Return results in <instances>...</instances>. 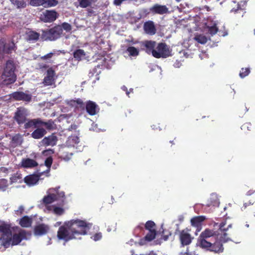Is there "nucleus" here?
Wrapping results in <instances>:
<instances>
[{"label": "nucleus", "mask_w": 255, "mask_h": 255, "mask_svg": "<svg viewBox=\"0 0 255 255\" xmlns=\"http://www.w3.org/2000/svg\"><path fill=\"white\" fill-rule=\"evenodd\" d=\"M40 123H42V121L40 119L26 120L24 128H29L32 127L36 128L40 125Z\"/></svg>", "instance_id": "28"}, {"label": "nucleus", "mask_w": 255, "mask_h": 255, "mask_svg": "<svg viewBox=\"0 0 255 255\" xmlns=\"http://www.w3.org/2000/svg\"><path fill=\"white\" fill-rule=\"evenodd\" d=\"M8 186L7 181L5 179H0V190L4 191Z\"/></svg>", "instance_id": "46"}, {"label": "nucleus", "mask_w": 255, "mask_h": 255, "mask_svg": "<svg viewBox=\"0 0 255 255\" xmlns=\"http://www.w3.org/2000/svg\"><path fill=\"white\" fill-rule=\"evenodd\" d=\"M29 4L33 6H43L45 7H51L58 4L57 0H30Z\"/></svg>", "instance_id": "9"}, {"label": "nucleus", "mask_w": 255, "mask_h": 255, "mask_svg": "<svg viewBox=\"0 0 255 255\" xmlns=\"http://www.w3.org/2000/svg\"><path fill=\"white\" fill-rule=\"evenodd\" d=\"M144 244V240H141L140 243H139V244L140 245H143V244Z\"/></svg>", "instance_id": "63"}, {"label": "nucleus", "mask_w": 255, "mask_h": 255, "mask_svg": "<svg viewBox=\"0 0 255 255\" xmlns=\"http://www.w3.org/2000/svg\"><path fill=\"white\" fill-rule=\"evenodd\" d=\"M157 43L153 41H145L143 42V45L145 47V51L148 54H151L153 56Z\"/></svg>", "instance_id": "22"}, {"label": "nucleus", "mask_w": 255, "mask_h": 255, "mask_svg": "<svg viewBox=\"0 0 255 255\" xmlns=\"http://www.w3.org/2000/svg\"><path fill=\"white\" fill-rule=\"evenodd\" d=\"M57 137L54 134L45 137L41 141V145L53 146L56 144Z\"/></svg>", "instance_id": "15"}, {"label": "nucleus", "mask_w": 255, "mask_h": 255, "mask_svg": "<svg viewBox=\"0 0 255 255\" xmlns=\"http://www.w3.org/2000/svg\"><path fill=\"white\" fill-rule=\"evenodd\" d=\"M15 67L12 60L7 61L3 73L2 75V79L6 84L14 83L16 80V76L14 74Z\"/></svg>", "instance_id": "6"}, {"label": "nucleus", "mask_w": 255, "mask_h": 255, "mask_svg": "<svg viewBox=\"0 0 255 255\" xmlns=\"http://www.w3.org/2000/svg\"><path fill=\"white\" fill-rule=\"evenodd\" d=\"M155 223L151 221H147L145 225V228L148 231H155Z\"/></svg>", "instance_id": "44"}, {"label": "nucleus", "mask_w": 255, "mask_h": 255, "mask_svg": "<svg viewBox=\"0 0 255 255\" xmlns=\"http://www.w3.org/2000/svg\"><path fill=\"white\" fill-rule=\"evenodd\" d=\"M204 216L195 217L191 219V223L193 226L199 227L201 225V223L205 220Z\"/></svg>", "instance_id": "38"}, {"label": "nucleus", "mask_w": 255, "mask_h": 255, "mask_svg": "<svg viewBox=\"0 0 255 255\" xmlns=\"http://www.w3.org/2000/svg\"><path fill=\"white\" fill-rule=\"evenodd\" d=\"M248 0H232L231 2L235 3H237V8L233 7L231 11L236 12L239 9H242L246 5Z\"/></svg>", "instance_id": "32"}, {"label": "nucleus", "mask_w": 255, "mask_h": 255, "mask_svg": "<svg viewBox=\"0 0 255 255\" xmlns=\"http://www.w3.org/2000/svg\"><path fill=\"white\" fill-rule=\"evenodd\" d=\"M37 162L33 159L24 158L21 159L19 165L24 168H33L38 166Z\"/></svg>", "instance_id": "13"}, {"label": "nucleus", "mask_w": 255, "mask_h": 255, "mask_svg": "<svg viewBox=\"0 0 255 255\" xmlns=\"http://www.w3.org/2000/svg\"><path fill=\"white\" fill-rule=\"evenodd\" d=\"M153 56L156 58H165L171 55V51L169 47L164 43L156 44Z\"/></svg>", "instance_id": "8"}, {"label": "nucleus", "mask_w": 255, "mask_h": 255, "mask_svg": "<svg viewBox=\"0 0 255 255\" xmlns=\"http://www.w3.org/2000/svg\"><path fill=\"white\" fill-rule=\"evenodd\" d=\"M10 180L11 183H21L23 181L22 175L18 172L13 174L10 177Z\"/></svg>", "instance_id": "39"}, {"label": "nucleus", "mask_w": 255, "mask_h": 255, "mask_svg": "<svg viewBox=\"0 0 255 255\" xmlns=\"http://www.w3.org/2000/svg\"><path fill=\"white\" fill-rule=\"evenodd\" d=\"M199 238L211 240L212 242L218 241L221 243H225L231 241V239L228 237L226 233L220 234L217 232L209 229H205L201 233Z\"/></svg>", "instance_id": "5"}, {"label": "nucleus", "mask_w": 255, "mask_h": 255, "mask_svg": "<svg viewBox=\"0 0 255 255\" xmlns=\"http://www.w3.org/2000/svg\"><path fill=\"white\" fill-rule=\"evenodd\" d=\"M39 180V176L36 174L26 176L24 179V182L29 186H32L37 184Z\"/></svg>", "instance_id": "21"}, {"label": "nucleus", "mask_w": 255, "mask_h": 255, "mask_svg": "<svg viewBox=\"0 0 255 255\" xmlns=\"http://www.w3.org/2000/svg\"><path fill=\"white\" fill-rule=\"evenodd\" d=\"M32 224V220L27 216H24L22 218L20 221L19 224L22 227L27 228L30 227Z\"/></svg>", "instance_id": "37"}, {"label": "nucleus", "mask_w": 255, "mask_h": 255, "mask_svg": "<svg viewBox=\"0 0 255 255\" xmlns=\"http://www.w3.org/2000/svg\"><path fill=\"white\" fill-rule=\"evenodd\" d=\"M250 73V70L249 68H246L245 69L242 68L240 73V76L242 78H243L245 77L246 76H248Z\"/></svg>", "instance_id": "47"}, {"label": "nucleus", "mask_w": 255, "mask_h": 255, "mask_svg": "<svg viewBox=\"0 0 255 255\" xmlns=\"http://www.w3.org/2000/svg\"><path fill=\"white\" fill-rule=\"evenodd\" d=\"M79 143V137L76 135H71L68 138L65 144L63 145L67 147V148H75L78 151L82 149L80 146L78 145Z\"/></svg>", "instance_id": "10"}, {"label": "nucleus", "mask_w": 255, "mask_h": 255, "mask_svg": "<svg viewBox=\"0 0 255 255\" xmlns=\"http://www.w3.org/2000/svg\"><path fill=\"white\" fill-rule=\"evenodd\" d=\"M73 103H76L77 105H79L80 107H83L84 106L83 101L80 99H78L74 101Z\"/></svg>", "instance_id": "56"}, {"label": "nucleus", "mask_w": 255, "mask_h": 255, "mask_svg": "<svg viewBox=\"0 0 255 255\" xmlns=\"http://www.w3.org/2000/svg\"><path fill=\"white\" fill-rule=\"evenodd\" d=\"M46 209L47 211L53 212L58 215H61L63 214L64 212L63 208L56 206L47 205V206L46 207Z\"/></svg>", "instance_id": "30"}, {"label": "nucleus", "mask_w": 255, "mask_h": 255, "mask_svg": "<svg viewBox=\"0 0 255 255\" xmlns=\"http://www.w3.org/2000/svg\"><path fill=\"white\" fill-rule=\"evenodd\" d=\"M11 97L17 101L29 102L31 99V95L22 92H15L11 94Z\"/></svg>", "instance_id": "16"}, {"label": "nucleus", "mask_w": 255, "mask_h": 255, "mask_svg": "<svg viewBox=\"0 0 255 255\" xmlns=\"http://www.w3.org/2000/svg\"><path fill=\"white\" fill-rule=\"evenodd\" d=\"M122 89L123 90L126 91L127 95L129 96V92L128 91L127 88L126 86H123L122 87Z\"/></svg>", "instance_id": "59"}, {"label": "nucleus", "mask_w": 255, "mask_h": 255, "mask_svg": "<svg viewBox=\"0 0 255 255\" xmlns=\"http://www.w3.org/2000/svg\"><path fill=\"white\" fill-rule=\"evenodd\" d=\"M87 112L91 116H94L98 114L99 112L98 106L94 102L89 101L86 105Z\"/></svg>", "instance_id": "14"}, {"label": "nucleus", "mask_w": 255, "mask_h": 255, "mask_svg": "<svg viewBox=\"0 0 255 255\" xmlns=\"http://www.w3.org/2000/svg\"><path fill=\"white\" fill-rule=\"evenodd\" d=\"M12 4L17 9L24 8L26 6L25 0H10Z\"/></svg>", "instance_id": "33"}, {"label": "nucleus", "mask_w": 255, "mask_h": 255, "mask_svg": "<svg viewBox=\"0 0 255 255\" xmlns=\"http://www.w3.org/2000/svg\"><path fill=\"white\" fill-rule=\"evenodd\" d=\"M181 64L179 61H176L174 64V66L176 68H179L180 67Z\"/></svg>", "instance_id": "58"}, {"label": "nucleus", "mask_w": 255, "mask_h": 255, "mask_svg": "<svg viewBox=\"0 0 255 255\" xmlns=\"http://www.w3.org/2000/svg\"><path fill=\"white\" fill-rule=\"evenodd\" d=\"M87 55V53L81 49H78L73 53L74 57L78 61L85 59L87 57H88Z\"/></svg>", "instance_id": "26"}, {"label": "nucleus", "mask_w": 255, "mask_h": 255, "mask_svg": "<svg viewBox=\"0 0 255 255\" xmlns=\"http://www.w3.org/2000/svg\"><path fill=\"white\" fill-rule=\"evenodd\" d=\"M225 222H222L219 225L220 231L222 232H223V233H222V234L225 233V232L227 231L229 228H231L232 227V225L230 224L229 225H228L227 228H224V227L225 226Z\"/></svg>", "instance_id": "49"}, {"label": "nucleus", "mask_w": 255, "mask_h": 255, "mask_svg": "<svg viewBox=\"0 0 255 255\" xmlns=\"http://www.w3.org/2000/svg\"><path fill=\"white\" fill-rule=\"evenodd\" d=\"M46 133V131L43 128H37L31 133V136L34 139L42 138Z\"/></svg>", "instance_id": "31"}, {"label": "nucleus", "mask_w": 255, "mask_h": 255, "mask_svg": "<svg viewBox=\"0 0 255 255\" xmlns=\"http://www.w3.org/2000/svg\"><path fill=\"white\" fill-rule=\"evenodd\" d=\"M57 18V13L54 10H45L41 14V19L46 22H52Z\"/></svg>", "instance_id": "12"}, {"label": "nucleus", "mask_w": 255, "mask_h": 255, "mask_svg": "<svg viewBox=\"0 0 255 255\" xmlns=\"http://www.w3.org/2000/svg\"><path fill=\"white\" fill-rule=\"evenodd\" d=\"M56 53V51L55 50H54L53 52H51L50 53H49L47 54L46 55L41 57V59L45 60V59H49L52 57V56L55 55Z\"/></svg>", "instance_id": "52"}, {"label": "nucleus", "mask_w": 255, "mask_h": 255, "mask_svg": "<svg viewBox=\"0 0 255 255\" xmlns=\"http://www.w3.org/2000/svg\"><path fill=\"white\" fill-rule=\"evenodd\" d=\"M155 231H149V233L145 237V240L147 241H151L155 238Z\"/></svg>", "instance_id": "43"}, {"label": "nucleus", "mask_w": 255, "mask_h": 255, "mask_svg": "<svg viewBox=\"0 0 255 255\" xmlns=\"http://www.w3.org/2000/svg\"><path fill=\"white\" fill-rule=\"evenodd\" d=\"M220 204L219 199L216 194L213 193L211 195L210 198V203L208 204V206H213L218 207Z\"/></svg>", "instance_id": "34"}, {"label": "nucleus", "mask_w": 255, "mask_h": 255, "mask_svg": "<svg viewBox=\"0 0 255 255\" xmlns=\"http://www.w3.org/2000/svg\"><path fill=\"white\" fill-rule=\"evenodd\" d=\"M253 203H252L251 202H250L249 203H246L244 204V207L245 208H246L248 205H252Z\"/></svg>", "instance_id": "60"}, {"label": "nucleus", "mask_w": 255, "mask_h": 255, "mask_svg": "<svg viewBox=\"0 0 255 255\" xmlns=\"http://www.w3.org/2000/svg\"><path fill=\"white\" fill-rule=\"evenodd\" d=\"M194 39L201 44H205L208 40L207 37L202 34L196 35L194 37Z\"/></svg>", "instance_id": "41"}, {"label": "nucleus", "mask_w": 255, "mask_h": 255, "mask_svg": "<svg viewBox=\"0 0 255 255\" xmlns=\"http://www.w3.org/2000/svg\"><path fill=\"white\" fill-rule=\"evenodd\" d=\"M55 72L52 68H49L47 71L46 76L43 80L45 85H52L54 83Z\"/></svg>", "instance_id": "19"}, {"label": "nucleus", "mask_w": 255, "mask_h": 255, "mask_svg": "<svg viewBox=\"0 0 255 255\" xmlns=\"http://www.w3.org/2000/svg\"><path fill=\"white\" fill-rule=\"evenodd\" d=\"M211 241V240L198 238L197 245L203 249L217 254H220L223 252V243L217 241L213 242V243H212Z\"/></svg>", "instance_id": "4"}, {"label": "nucleus", "mask_w": 255, "mask_h": 255, "mask_svg": "<svg viewBox=\"0 0 255 255\" xmlns=\"http://www.w3.org/2000/svg\"><path fill=\"white\" fill-rule=\"evenodd\" d=\"M218 24L219 22L218 21L208 22L206 24L205 31L211 35L215 34L218 31V27H217Z\"/></svg>", "instance_id": "17"}, {"label": "nucleus", "mask_w": 255, "mask_h": 255, "mask_svg": "<svg viewBox=\"0 0 255 255\" xmlns=\"http://www.w3.org/2000/svg\"><path fill=\"white\" fill-rule=\"evenodd\" d=\"M40 125H44L48 129H51L53 127V123L52 121H49L47 122L42 121V123H40Z\"/></svg>", "instance_id": "48"}, {"label": "nucleus", "mask_w": 255, "mask_h": 255, "mask_svg": "<svg viewBox=\"0 0 255 255\" xmlns=\"http://www.w3.org/2000/svg\"><path fill=\"white\" fill-rule=\"evenodd\" d=\"M24 207L22 205H20L18 207V209L15 210V213L17 215H20L24 211Z\"/></svg>", "instance_id": "55"}, {"label": "nucleus", "mask_w": 255, "mask_h": 255, "mask_svg": "<svg viewBox=\"0 0 255 255\" xmlns=\"http://www.w3.org/2000/svg\"><path fill=\"white\" fill-rule=\"evenodd\" d=\"M15 45L13 42L5 43V52L6 54L10 53L12 51L14 50Z\"/></svg>", "instance_id": "42"}, {"label": "nucleus", "mask_w": 255, "mask_h": 255, "mask_svg": "<svg viewBox=\"0 0 255 255\" xmlns=\"http://www.w3.org/2000/svg\"><path fill=\"white\" fill-rule=\"evenodd\" d=\"M180 240L183 246L188 245L191 243L192 238L187 230H183L180 232Z\"/></svg>", "instance_id": "18"}, {"label": "nucleus", "mask_w": 255, "mask_h": 255, "mask_svg": "<svg viewBox=\"0 0 255 255\" xmlns=\"http://www.w3.org/2000/svg\"><path fill=\"white\" fill-rule=\"evenodd\" d=\"M92 226L91 223L85 220H71L65 222L63 226L59 228L57 237L58 239L65 241L80 239L79 236L86 235Z\"/></svg>", "instance_id": "1"}, {"label": "nucleus", "mask_w": 255, "mask_h": 255, "mask_svg": "<svg viewBox=\"0 0 255 255\" xmlns=\"http://www.w3.org/2000/svg\"><path fill=\"white\" fill-rule=\"evenodd\" d=\"M102 238V235L101 233H98L95 234L94 236L91 237V239H92L95 241H98L100 240Z\"/></svg>", "instance_id": "54"}, {"label": "nucleus", "mask_w": 255, "mask_h": 255, "mask_svg": "<svg viewBox=\"0 0 255 255\" xmlns=\"http://www.w3.org/2000/svg\"><path fill=\"white\" fill-rule=\"evenodd\" d=\"M5 52V42L3 40H0V58L3 57Z\"/></svg>", "instance_id": "45"}, {"label": "nucleus", "mask_w": 255, "mask_h": 255, "mask_svg": "<svg viewBox=\"0 0 255 255\" xmlns=\"http://www.w3.org/2000/svg\"><path fill=\"white\" fill-rule=\"evenodd\" d=\"M72 155V152H69L67 151V147L64 145H62L61 147L59 152V157L61 159L66 161H68L71 159Z\"/></svg>", "instance_id": "20"}, {"label": "nucleus", "mask_w": 255, "mask_h": 255, "mask_svg": "<svg viewBox=\"0 0 255 255\" xmlns=\"http://www.w3.org/2000/svg\"><path fill=\"white\" fill-rule=\"evenodd\" d=\"M62 28V30L63 29L66 31H69L71 30V26L70 24L64 22L62 24V25L60 26Z\"/></svg>", "instance_id": "50"}, {"label": "nucleus", "mask_w": 255, "mask_h": 255, "mask_svg": "<svg viewBox=\"0 0 255 255\" xmlns=\"http://www.w3.org/2000/svg\"><path fill=\"white\" fill-rule=\"evenodd\" d=\"M150 10L156 13L163 14L168 12V8L165 5L156 4L150 8Z\"/></svg>", "instance_id": "23"}, {"label": "nucleus", "mask_w": 255, "mask_h": 255, "mask_svg": "<svg viewBox=\"0 0 255 255\" xmlns=\"http://www.w3.org/2000/svg\"><path fill=\"white\" fill-rule=\"evenodd\" d=\"M22 142V136L19 134H16L12 136L10 142V144L12 147H15L20 145Z\"/></svg>", "instance_id": "27"}, {"label": "nucleus", "mask_w": 255, "mask_h": 255, "mask_svg": "<svg viewBox=\"0 0 255 255\" xmlns=\"http://www.w3.org/2000/svg\"><path fill=\"white\" fill-rule=\"evenodd\" d=\"M62 31L61 27L58 25L49 30L42 31L41 38L44 40H55L60 37Z\"/></svg>", "instance_id": "7"}, {"label": "nucleus", "mask_w": 255, "mask_h": 255, "mask_svg": "<svg viewBox=\"0 0 255 255\" xmlns=\"http://www.w3.org/2000/svg\"><path fill=\"white\" fill-rule=\"evenodd\" d=\"M52 163V159L51 157L47 158L45 161V164L48 168L47 171H49L50 167Z\"/></svg>", "instance_id": "53"}, {"label": "nucleus", "mask_w": 255, "mask_h": 255, "mask_svg": "<svg viewBox=\"0 0 255 255\" xmlns=\"http://www.w3.org/2000/svg\"><path fill=\"white\" fill-rule=\"evenodd\" d=\"M31 234L30 232L16 227L13 235L11 227L9 224L0 221V243L4 249L10 246H16L23 240L30 239Z\"/></svg>", "instance_id": "2"}, {"label": "nucleus", "mask_w": 255, "mask_h": 255, "mask_svg": "<svg viewBox=\"0 0 255 255\" xmlns=\"http://www.w3.org/2000/svg\"><path fill=\"white\" fill-rule=\"evenodd\" d=\"M79 5L81 7L86 8L90 6L93 2H94V0H78Z\"/></svg>", "instance_id": "40"}, {"label": "nucleus", "mask_w": 255, "mask_h": 255, "mask_svg": "<svg viewBox=\"0 0 255 255\" xmlns=\"http://www.w3.org/2000/svg\"><path fill=\"white\" fill-rule=\"evenodd\" d=\"M126 52L130 57H136L139 55V49L133 46H128Z\"/></svg>", "instance_id": "35"}, {"label": "nucleus", "mask_w": 255, "mask_h": 255, "mask_svg": "<svg viewBox=\"0 0 255 255\" xmlns=\"http://www.w3.org/2000/svg\"><path fill=\"white\" fill-rule=\"evenodd\" d=\"M90 130H93L97 132H99L100 131H101L100 129L98 128L97 125L95 123H93L92 125V127L90 128Z\"/></svg>", "instance_id": "57"}, {"label": "nucleus", "mask_w": 255, "mask_h": 255, "mask_svg": "<svg viewBox=\"0 0 255 255\" xmlns=\"http://www.w3.org/2000/svg\"><path fill=\"white\" fill-rule=\"evenodd\" d=\"M46 67H47V66H46V65L45 64H43L42 65H40V68H45Z\"/></svg>", "instance_id": "64"}, {"label": "nucleus", "mask_w": 255, "mask_h": 255, "mask_svg": "<svg viewBox=\"0 0 255 255\" xmlns=\"http://www.w3.org/2000/svg\"><path fill=\"white\" fill-rule=\"evenodd\" d=\"M254 191H251V190L249 191L247 193V195L248 196H250V195H251L252 194H253L254 193Z\"/></svg>", "instance_id": "61"}, {"label": "nucleus", "mask_w": 255, "mask_h": 255, "mask_svg": "<svg viewBox=\"0 0 255 255\" xmlns=\"http://www.w3.org/2000/svg\"><path fill=\"white\" fill-rule=\"evenodd\" d=\"M40 36V34L34 31H29L26 33V40L30 42L36 41Z\"/></svg>", "instance_id": "29"}, {"label": "nucleus", "mask_w": 255, "mask_h": 255, "mask_svg": "<svg viewBox=\"0 0 255 255\" xmlns=\"http://www.w3.org/2000/svg\"><path fill=\"white\" fill-rule=\"evenodd\" d=\"M47 195L42 198L41 203L47 205L55 201L59 202L60 205L64 204L65 197L63 191L59 190V187L55 188H50L46 192Z\"/></svg>", "instance_id": "3"}, {"label": "nucleus", "mask_w": 255, "mask_h": 255, "mask_svg": "<svg viewBox=\"0 0 255 255\" xmlns=\"http://www.w3.org/2000/svg\"><path fill=\"white\" fill-rule=\"evenodd\" d=\"M29 115L27 109L23 108L17 109L15 113L14 118L18 124H23L26 122V118Z\"/></svg>", "instance_id": "11"}, {"label": "nucleus", "mask_w": 255, "mask_h": 255, "mask_svg": "<svg viewBox=\"0 0 255 255\" xmlns=\"http://www.w3.org/2000/svg\"><path fill=\"white\" fill-rule=\"evenodd\" d=\"M179 255H189L188 253H186V252H184V253H183V252H181Z\"/></svg>", "instance_id": "62"}, {"label": "nucleus", "mask_w": 255, "mask_h": 255, "mask_svg": "<svg viewBox=\"0 0 255 255\" xmlns=\"http://www.w3.org/2000/svg\"><path fill=\"white\" fill-rule=\"evenodd\" d=\"M104 65L107 68H110L115 62L110 55H105L102 59Z\"/></svg>", "instance_id": "36"}, {"label": "nucleus", "mask_w": 255, "mask_h": 255, "mask_svg": "<svg viewBox=\"0 0 255 255\" xmlns=\"http://www.w3.org/2000/svg\"><path fill=\"white\" fill-rule=\"evenodd\" d=\"M145 32L149 34L153 35L155 33L156 29L152 21H148L144 24Z\"/></svg>", "instance_id": "25"}, {"label": "nucleus", "mask_w": 255, "mask_h": 255, "mask_svg": "<svg viewBox=\"0 0 255 255\" xmlns=\"http://www.w3.org/2000/svg\"><path fill=\"white\" fill-rule=\"evenodd\" d=\"M49 227L44 224H41L35 228L34 234L36 236H41L45 234L48 231Z\"/></svg>", "instance_id": "24"}, {"label": "nucleus", "mask_w": 255, "mask_h": 255, "mask_svg": "<svg viewBox=\"0 0 255 255\" xmlns=\"http://www.w3.org/2000/svg\"><path fill=\"white\" fill-rule=\"evenodd\" d=\"M88 15L89 16H92L96 15V11L94 10L93 7H90L87 9Z\"/></svg>", "instance_id": "51"}]
</instances>
